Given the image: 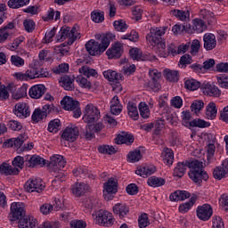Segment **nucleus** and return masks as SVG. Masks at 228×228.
Instances as JSON below:
<instances>
[{"label":"nucleus","instance_id":"1","mask_svg":"<svg viewBox=\"0 0 228 228\" xmlns=\"http://www.w3.org/2000/svg\"><path fill=\"white\" fill-rule=\"evenodd\" d=\"M167 29V27L151 28L150 33L147 34L146 40L150 45H152L154 51L165 53L167 45L165 44V39L161 37L165 35Z\"/></svg>","mask_w":228,"mask_h":228},{"label":"nucleus","instance_id":"2","mask_svg":"<svg viewBox=\"0 0 228 228\" xmlns=\"http://www.w3.org/2000/svg\"><path fill=\"white\" fill-rule=\"evenodd\" d=\"M111 40H113V35L106 34L102 37L101 43L94 39L89 40L86 44V49L91 56H101L110 47Z\"/></svg>","mask_w":228,"mask_h":228},{"label":"nucleus","instance_id":"3","mask_svg":"<svg viewBox=\"0 0 228 228\" xmlns=\"http://www.w3.org/2000/svg\"><path fill=\"white\" fill-rule=\"evenodd\" d=\"M187 166L190 168L188 175L196 184H201L202 181H208L209 179L208 172L203 169L204 166H202V162L197 159L191 162L187 161Z\"/></svg>","mask_w":228,"mask_h":228},{"label":"nucleus","instance_id":"4","mask_svg":"<svg viewBox=\"0 0 228 228\" xmlns=\"http://www.w3.org/2000/svg\"><path fill=\"white\" fill-rule=\"evenodd\" d=\"M77 25H74L72 28L70 27L61 28L59 34L56 36L57 42H63L68 38V45H72L75 40L81 38V33L77 29Z\"/></svg>","mask_w":228,"mask_h":228},{"label":"nucleus","instance_id":"5","mask_svg":"<svg viewBox=\"0 0 228 228\" xmlns=\"http://www.w3.org/2000/svg\"><path fill=\"white\" fill-rule=\"evenodd\" d=\"M60 111V108L58 106H54V104H45L42 109L37 108L34 110L32 114V120L38 124L40 120H44V118H47V115H51V113H58Z\"/></svg>","mask_w":228,"mask_h":228},{"label":"nucleus","instance_id":"6","mask_svg":"<svg viewBox=\"0 0 228 228\" xmlns=\"http://www.w3.org/2000/svg\"><path fill=\"white\" fill-rule=\"evenodd\" d=\"M101 118V111L99 109L89 103L85 107L83 120L86 124H94V122H97Z\"/></svg>","mask_w":228,"mask_h":228},{"label":"nucleus","instance_id":"7","mask_svg":"<svg viewBox=\"0 0 228 228\" xmlns=\"http://www.w3.org/2000/svg\"><path fill=\"white\" fill-rule=\"evenodd\" d=\"M61 104L64 110L67 111H73V117L75 118H79L81 117V108H79V102L72 100L70 97H65Z\"/></svg>","mask_w":228,"mask_h":228},{"label":"nucleus","instance_id":"8","mask_svg":"<svg viewBox=\"0 0 228 228\" xmlns=\"http://www.w3.org/2000/svg\"><path fill=\"white\" fill-rule=\"evenodd\" d=\"M149 76L151 80L144 83V87L147 88V90H151L152 92H159V90H161V84H159L161 73L157 69H152L150 70Z\"/></svg>","mask_w":228,"mask_h":228},{"label":"nucleus","instance_id":"9","mask_svg":"<svg viewBox=\"0 0 228 228\" xmlns=\"http://www.w3.org/2000/svg\"><path fill=\"white\" fill-rule=\"evenodd\" d=\"M95 222L102 227H111L115 224V219L110 212L100 210L96 216Z\"/></svg>","mask_w":228,"mask_h":228},{"label":"nucleus","instance_id":"10","mask_svg":"<svg viewBox=\"0 0 228 228\" xmlns=\"http://www.w3.org/2000/svg\"><path fill=\"white\" fill-rule=\"evenodd\" d=\"M45 188V185L37 178H30L24 184V190L28 193H40L44 191Z\"/></svg>","mask_w":228,"mask_h":228},{"label":"nucleus","instance_id":"11","mask_svg":"<svg viewBox=\"0 0 228 228\" xmlns=\"http://www.w3.org/2000/svg\"><path fill=\"white\" fill-rule=\"evenodd\" d=\"M109 60H118L124 54V45L120 42L114 43L106 52Z\"/></svg>","mask_w":228,"mask_h":228},{"label":"nucleus","instance_id":"12","mask_svg":"<svg viewBox=\"0 0 228 228\" xmlns=\"http://www.w3.org/2000/svg\"><path fill=\"white\" fill-rule=\"evenodd\" d=\"M26 210H24V205L22 203H12L11 205V213L9 215V218L15 222V220H19V218L25 216Z\"/></svg>","mask_w":228,"mask_h":228},{"label":"nucleus","instance_id":"13","mask_svg":"<svg viewBox=\"0 0 228 228\" xmlns=\"http://www.w3.org/2000/svg\"><path fill=\"white\" fill-rule=\"evenodd\" d=\"M197 216L200 220H203L206 222L213 216V208L209 204H204L202 206H199L196 210Z\"/></svg>","mask_w":228,"mask_h":228},{"label":"nucleus","instance_id":"14","mask_svg":"<svg viewBox=\"0 0 228 228\" xmlns=\"http://www.w3.org/2000/svg\"><path fill=\"white\" fill-rule=\"evenodd\" d=\"M201 90L204 95H208L209 97H220L222 95V91L215 84L203 83Z\"/></svg>","mask_w":228,"mask_h":228},{"label":"nucleus","instance_id":"15","mask_svg":"<svg viewBox=\"0 0 228 228\" xmlns=\"http://www.w3.org/2000/svg\"><path fill=\"white\" fill-rule=\"evenodd\" d=\"M13 113L19 118H28L31 115L29 105L26 102H19L14 106Z\"/></svg>","mask_w":228,"mask_h":228},{"label":"nucleus","instance_id":"16","mask_svg":"<svg viewBox=\"0 0 228 228\" xmlns=\"http://www.w3.org/2000/svg\"><path fill=\"white\" fill-rule=\"evenodd\" d=\"M79 136V129L77 127H66L61 134V138L66 142H76Z\"/></svg>","mask_w":228,"mask_h":228},{"label":"nucleus","instance_id":"17","mask_svg":"<svg viewBox=\"0 0 228 228\" xmlns=\"http://www.w3.org/2000/svg\"><path fill=\"white\" fill-rule=\"evenodd\" d=\"M75 79L76 77H74V76L64 75L60 78L59 83L64 90L72 92V90L76 88V86H74Z\"/></svg>","mask_w":228,"mask_h":228},{"label":"nucleus","instance_id":"18","mask_svg":"<svg viewBox=\"0 0 228 228\" xmlns=\"http://www.w3.org/2000/svg\"><path fill=\"white\" fill-rule=\"evenodd\" d=\"M65 165H67V161L61 155H54L51 158V161L49 167H53V170H61L65 168Z\"/></svg>","mask_w":228,"mask_h":228},{"label":"nucleus","instance_id":"19","mask_svg":"<svg viewBox=\"0 0 228 228\" xmlns=\"http://www.w3.org/2000/svg\"><path fill=\"white\" fill-rule=\"evenodd\" d=\"M204 49L206 51H213L216 47V37L214 34L207 33L203 37Z\"/></svg>","mask_w":228,"mask_h":228},{"label":"nucleus","instance_id":"20","mask_svg":"<svg viewBox=\"0 0 228 228\" xmlns=\"http://www.w3.org/2000/svg\"><path fill=\"white\" fill-rule=\"evenodd\" d=\"M113 213L122 220L129 215V207L125 203H118L113 207Z\"/></svg>","mask_w":228,"mask_h":228},{"label":"nucleus","instance_id":"21","mask_svg":"<svg viewBox=\"0 0 228 228\" xmlns=\"http://www.w3.org/2000/svg\"><path fill=\"white\" fill-rule=\"evenodd\" d=\"M45 86L36 85L29 89L28 95L31 97V99H40V97L45 94Z\"/></svg>","mask_w":228,"mask_h":228},{"label":"nucleus","instance_id":"22","mask_svg":"<svg viewBox=\"0 0 228 228\" xmlns=\"http://www.w3.org/2000/svg\"><path fill=\"white\" fill-rule=\"evenodd\" d=\"M20 170L17 167H12L10 164L4 162L0 165V174L4 175H19Z\"/></svg>","mask_w":228,"mask_h":228},{"label":"nucleus","instance_id":"23","mask_svg":"<svg viewBox=\"0 0 228 228\" xmlns=\"http://www.w3.org/2000/svg\"><path fill=\"white\" fill-rule=\"evenodd\" d=\"M103 77L110 83H120V81L124 79V76H122V74L117 73V71H113L111 69L104 71Z\"/></svg>","mask_w":228,"mask_h":228},{"label":"nucleus","instance_id":"24","mask_svg":"<svg viewBox=\"0 0 228 228\" xmlns=\"http://www.w3.org/2000/svg\"><path fill=\"white\" fill-rule=\"evenodd\" d=\"M71 190L75 197H83L88 191V185L85 183H77L71 186Z\"/></svg>","mask_w":228,"mask_h":228},{"label":"nucleus","instance_id":"25","mask_svg":"<svg viewBox=\"0 0 228 228\" xmlns=\"http://www.w3.org/2000/svg\"><path fill=\"white\" fill-rule=\"evenodd\" d=\"M170 200L172 202H179V200H186V199H190V192L186 191H176L170 194Z\"/></svg>","mask_w":228,"mask_h":228},{"label":"nucleus","instance_id":"26","mask_svg":"<svg viewBox=\"0 0 228 228\" xmlns=\"http://www.w3.org/2000/svg\"><path fill=\"white\" fill-rule=\"evenodd\" d=\"M133 142H134V137L132 134L125 133H123V134H118L115 139V143L118 145H122L124 143L126 145H131Z\"/></svg>","mask_w":228,"mask_h":228},{"label":"nucleus","instance_id":"27","mask_svg":"<svg viewBox=\"0 0 228 228\" xmlns=\"http://www.w3.org/2000/svg\"><path fill=\"white\" fill-rule=\"evenodd\" d=\"M186 168H188V160L183 162H178L174 169L173 175L175 177H183L186 174Z\"/></svg>","mask_w":228,"mask_h":228},{"label":"nucleus","instance_id":"28","mask_svg":"<svg viewBox=\"0 0 228 228\" xmlns=\"http://www.w3.org/2000/svg\"><path fill=\"white\" fill-rule=\"evenodd\" d=\"M60 17H61L60 11L55 12L53 8H50L47 13L42 16V19L44 22H51V20H60Z\"/></svg>","mask_w":228,"mask_h":228},{"label":"nucleus","instance_id":"29","mask_svg":"<svg viewBox=\"0 0 228 228\" xmlns=\"http://www.w3.org/2000/svg\"><path fill=\"white\" fill-rule=\"evenodd\" d=\"M18 220V227L20 228H35L37 226V221L31 220V218L28 217L26 215L20 217Z\"/></svg>","mask_w":228,"mask_h":228},{"label":"nucleus","instance_id":"30","mask_svg":"<svg viewBox=\"0 0 228 228\" xmlns=\"http://www.w3.org/2000/svg\"><path fill=\"white\" fill-rule=\"evenodd\" d=\"M26 165L30 168H35V167H44L45 165V159H42L40 156H32L27 161Z\"/></svg>","mask_w":228,"mask_h":228},{"label":"nucleus","instance_id":"31","mask_svg":"<svg viewBox=\"0 0 228 228\" xmlns=\"http://www.w3.org/2000/svg\"><path fill=\"white\" fill-rule=\"evenodd\" d=\"M154 172H156V167L154 166H146L135 170V174L141 177H149V175H152Z\"/></svg>","mask_w":228,"mask_h":228},{"label":"nucleus","instance_id":"32","mask_svg":"<svg viewBox=\"0 0 228 228\" xmlns=\"http://www.w3.org/2000/svg\"><path fill=\"white\" fill-rule=\"evenodd\" d=\"M213 177L214 179H217V181H222V179H225L228 177V171L225 170L223 166L216 167L213 171Z\"/></svg>","mask_w":228,"mask_h":228},{"label":"nucleus","instance_id":"33","mask_svg":"<svg viewBox=\"0 0 228 228\" xmlns=\"http://www.w3.org/2000/svg\"><path fill=\"white\" fill-rule=\"evenodd\" d=\"M192 29L196 33H202L208 29V25H206V21L202 20L201 19H195L192 21Z\"/></svg>","mask_w":228,"mask_h":228},{"label":"nucleus","instance_id":"34","mask_svg":"<svg viewBox=\"0 0 228 228\" xmlns=\"http://www.w3.org/2000/svg\"><path fill=\"white\" fill-rule=\"evenodd\" d=\"M148 185L152 188H159L161 186H165L167 181L165 178L158 177V176H151L148 178Z\"/></svg>","mask_w":228,"mask_h":228},{"label":"nucleus","instance_id":"35","mask_svg":"<svg viewBox=\"0 0 228 228\" xmlns=\"http://www.w3.org/2000/svg\"><path fill=\"white\" fill-rule=\"evenodd\" d=\"M162 159L165 165H172V163H174V151L172 149L164 148L162 151Z\"/></svg>","mask_w":228,"mask_h":228},{"label":"nucleus","instance_id":"36","mask_svg":"<svg viewBox=\"0 0 228 228\" xmlns=\"http://www.w3.org/2000/svg\"><path fill=\"white\" fill-rule=\"evenodd\" d=\"M197 202V196H193L190 199L188 202L183 203L179 206V212L180 213H188L191 209V207Z\"/></svg>","mask_w":228,"mask_h":228},{"label":"nucleus","instance_id":"37","mask_svg":"<svg viewBox=\"0 0 228 228\" xmlns=\"http://www.w3.org/2000/svg\"><path fill=\"white\" fill-rule=\"evenodd\" d=\"M216 150V147L213 143H209L207 146V161H205V165H210V163H213V161H215Z\"/></svg>","mask_w":228,"mask_h":228},{"label":"nucleus","instance_id":"38","mask_svg":"<svg viewBox=\"0 0 228 228\" xmlns=\"http://www.w3.org/2000/svg\"><path fill=\"white\" fill-rule=\"evenodd\" d=\"M103 191H106L107 193H117V179H109L104 184Z\"/></svg>","mask_w":228,"mask_h":228},{"label":"nucleus","instance_id":"39","mask_svg":"<svg viewBox=\"0 0 228 228\" xmlns=\"http://www.w3.org/2000/svg\"><path fill=\"white\" fill-rule=\"evenodd\" d=\"M26 4H29V0H9L8 1L9 8H12V9L22 8V6H26Z\"/></svg>","mask_w":228,"mask_h":228},{"label":"nucleus","instance_id":"40","mask_svg":"<svg viewBox=\"0 0 228 228\" xmlns=\"http://www.w3.org/2000/svg\"><path fill=\"white\" fill-rule=\"evenodd\" d=\"M165 77L167 81L171 83H177L179 81V72L177 70H167Z\"/></svg>","mask_w":228,"mask_h":228},{"label":"nucleus","instance_id":"41","mask_svg":"<svg viewBox=\"0 0 228 228\" xmlns=\"http://www.w3.org/2000/svg\"><path fill=\"white\" fill-rule=\"evenodd\" d=\"M80 74H83L84 76H86V77H97L98 73L97 70L88 67V66H83L79 69Z\"/></svg>","mask_w":228,"mask_h":228},{"label":"nucleus","instance_id":"42","mask_svg":"<svg viewBox=\"0 0 228 228\" xmlns=\"http://www.w3.org/2000/svg\"><path fill=\"white\" fill-rule=\"evenodd\" d=\"M127 159L129 163H136L142 159V151L140 150L130 151L127 155Z\"/></svg>","mask_w":228,"mask_h":228},{"label":"nucleus","instance_id":"43","mask_svg":"<svg viewBox=\"0 0 228 228\" xmlns=\"http://www.w3.org/2000/svg\"><path fill=\"white\" fill-rule=\"evenodd\" d=\"M77 83L81 86V88H87V90H90L92 88V82L88 81L86 77L79 75L76 77Z\"/></svg>","mask_w":228,"mask_h":228},{"label":"nucleus","instance_id":"44","mask_svg":"<svg viewBox=\"0 0 228 228\" xmlns=\"http://www.w3.org/2000/svg\"><path fill=\"white\" fill-rule=\"evenodd\" d=\"M217 110L215 102H209L207 106L206 115L209 118H215L216 117Z\"/></svg>","mask_w":228,"mask_h":228},{"label":"nucleus","instance_id":"45","mask_svg":"<svg viewBox=\"0 0 228 228\" xmlns=\"http://www.w3.org/2000/svg\"><path fill=\"white\" fill-rule=\"evenodd\" d=\"M171 14L174 15V17H176V19H179L180 20H186V19L190 17V12L188 11L173 10L171 11Z\"/></svg>","mask_w":228,"mask_h":228},{"label":"nucleus","instance_id":"46","mask_svg":"<svg viewBox=\"0 0 228 228\" xmlns=\"http://www.w3.org/2000/svg\"><path fill=\"white\" fill-rule=\"evenodd\" d=\"M190 126L191 127L204 128V127H209V126H211V123L205 121L204 119L196 118L190 122Z\"/></svg>","mask_w":228,"mask_h":228},{"label":"nucleus","instance_id":"47","mask_svg":"<svg viewBox=\"0 0 228 228\" xmlns=\"http://www.w3.org/2000/svg\"><path fill=\"white\" fill-rule=\"evenodd\" d=\"M140 115L142 118H149L151 117V110H149V105L145 102H141L139 104Z\"/></svg>","mask_w":228,"mask_h":228},{"label":"nucleus","instance_id":"48","mask_svg":"<svg viewBox=\"0 0 228 228\" xmlns=\"http://www.w3.org/2000/svg\"><path fill=\"white\" fill-rule=\"evenodd\" d=\"M98 151L99 152H101V154H109L110 156L113 154H117V150L115 149V147L110 145L99 146Z\"/></svg>","mask_w":228,"mask_h":228},{"label":"nucleus","instance_id":"49","mask_svg":"<svg viewBox=\"0 0 228 228\" xmlns=\"http://www.w3.org/2000/svg\"><path fill=\"white\" fill-rule=\"evenodd\" d=\"M26 95H28V87L26 86H22L18 88L16 94H12V99L19 101V99H22V97H26Z\"/></svg>","mask_w":228,"mask_h":228},{"label":"nucleus","instance_id":"50","mask_svg":"<svg viewBox=\"0 0 228 228\" xmlns=\"http://www.w3.org/2000/svg\"><path fill=\"white\" fill-rule=\"evenodd\" d=\"M185 88L187 90L195 91L198 90V88H200V82L195 80V79H189L185 81Z\"/></svg>","mask_w":228,"mask_h":228},{"label":"nucleus","instance_id":"51","mask_svg":"<svg viewBox=\"0 0 228 228\" xmlns=\"http://www.w3.org/2000/svg\"><path fill=\"white\" fill-rule=\"evenodd\" d=\"M61 126V121L60 119H53L49 122L48 131L49 133H56L60 131V126Z\"/></svg>","mask_w":228,"mask_h":228},{"label":"nucleus","instance_id":"52","mask_svg":"<svg viewBox=\"0 0 228 228\" xmlns=\"http://www.w3.org/2000/svg\"><path fill=\"white\" fill-rule=\"evenodd\" d=\"M95 200L92 198H86L83 201V206L86 208V213H90L94 208H95Z\"/></svg>","mask_w":228,"mask_h":228},{"label":"nucleus","instance_id":"53","mask_svg":"<svg viewBox=\"0 0 228 228\" xmlns=\"http://www.w3.org/2000/svg\"><path fill=\"white\" fill-rule=\"evenodd\" d=\"M23 26L27 33H33V31H35V28H37L35 21L29 19H27L23 21Z\"/></svg>","mask_w":228,"mask_h":228},{"label":"nucleus","instance_id":"54","mask_svg":"<svg viewBox=\"0 0 228 228\" xmlns=\"http://www.w3.org/2000/svg\"><path fill=\"white\" fill-rule=\"evenodd\" d=\"M12 140H13L14 147L16 149H20V147H22V143H24V142L28 140V134H20L17 138H12Z\"/></svg>","mask_w":228,"mask_h":228},{"label":"nucleus","instance_id":"55","mask_svg":"<svg viewBox=\"0 0 228 228\" xmlns=\"http://www.w3.org/2000/svg\"><path fill=\"white\" fill-rule=\"evenodd\" d=\"M72 172L75 177H83L85 179L88 174V169L86 167H77Z\"/></svg>","mask_w":228,"mask_h":228},{"label":"nucleus","instance_id":"56","mask_svg":"<svg viewBox=\"0 0 228 228\" xmlns=\"http://www.w3.org/2000/svg\"><path fill=\"white\" fill-rule=\"evenodd\" d=\"M13 168H19L22 170L24 168V157L17 156L13 159L12 162Z\"/></svg>","mask_w":228,"mask_h":228},{"label":"nucleus","instance_id":"57","mask_svg":"<svg viewBox=\"0 0 228 228\" xmlns=\"http://www.w3.org/2000/svg\"><path fill=\"white\" fill-rule=\"evenodd\" d=\"M217 84L220 88H226L228 89V76L227 75H220L217 76Z\"/></svg>","mask_w":228,"mask_h":228},{"label":"nucleus","instance_id":"58","mask_svg":"<svg viewBox=\"0 0 228 228\" xmlns=\"http://www.w3.org/2000/svg\"><path fill=\"white\" fill-rule=\"evenodd\" d=\"M128 110V115L133 120H138V118L140 117L138 115V109L136 108L135 105H128L127 106Z\"/></svg>","mask_w":228,"mask_h":228},{"label":"nucleus","instance_id":"59","mask_svg":"<svg viewBox=\"0 0 228 228\" xmlns=\"http://www.w3.org/2000/svg\"><path fill=\"white\" fill-rule=\"evenodd\" d=\"M191 120V113L188 110H183L182 112V124L188 127L190 126V121Z\"/></svg>","mask_w":228,"mask_h":228},{"label":"nucleus","instance_id":"60","mask_svg":"<svg viewBox=\"0 0 228 228\" xmlns=\"http://www.w3.org/2000/svg\"><path fill=\"white\" fill-rule=\"evenodd\" d=\"M53 74H65V72H69V64L62 63L58 67L53 69Z\"/></svg>","mask_w":228,"mask_h":228},{"label":"nucleus","instance_id":"61","mask_svg":"<svg viewBox=\"0 0 228 228\" xmlns=\"http://www.w3.org/2000/svg\"><path fill=\"white\" fill-rule=\"evenodd\" d=\"M138 224L140 228H145L150 225L149 216L147 214H142L138 219Z\"/></svg>","mask_w":228,"mask_h":228},{"label":"nucleus","instance_id":"62","mask_svg":"<svg viewBox=\"0 0 228 228\" xmlns=\"http://www.w3.org/2000/svg\"><path fill=\"white\" fill-rule=\"evenodd\" d=\"M129 54L133 60H143L142 57V50L138 48H132L129 51Z\"/></svg>","mask_w":228,"mask_h":228},{"label":"nucleus","instance_id":"63","mask_svg":"<svg viewBox=\"0 0 228 228\" xmlns=\"http://www.w3.org/2000/svg\"><path fill=\"white\" fill-rule=\"evenodd\" d=\"M114 28L116 31H126L128 26L127 24H126V21H124V20H119L114 21Z\"/></svg>","mask_w":228,"mask_h":228},{"label":"nucleus","instance_id":"64","mask_svg":"<svg viewBox=\"0 0 228 228\" xmlns=\"http://www.w3.org/2000/svg\"><path fill=\"white\" fill-rule=\"evenodd\" d=\"M212 228H224L222 217L216 216L212 218Z\"/></svg>","mask_w":228,"mask_h":228}]
</instances>
